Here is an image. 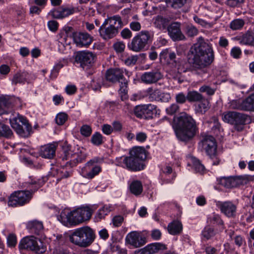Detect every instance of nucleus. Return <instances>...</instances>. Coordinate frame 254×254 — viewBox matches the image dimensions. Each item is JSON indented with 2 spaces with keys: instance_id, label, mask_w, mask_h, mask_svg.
<instances>
[{
  "instance_id": "f257e3e1",
  "label": "nucleus",
  "mask_w": 254,
  "mask_h": 254,
  "mask_svg": "<svg viewBox=\"0 0 254 254\" xmlns=\"http://www.w3.org/2000/svg\"><path fill=\"white\" fill-rule=\"evenodd\" d=\"M168 64L177 69L171 70L170 74L179 83L184 80L182 73L190 72L192 74L202 76L208 72V67L213 62L214 54L210 44L205 42L202 37L197 43L190 48L186 61L182 59H176L175 53L169 55Z\"/></svg>"
},
{
  "instance_id": "f03ea898",
  "label": "nucleus",
  "mask_w": 254,
  "mask_h": 254,
  "mask_svg": "<svg viewBox=\"0 0 254 254\" xmlns=\"http://www.w3.org/2000/svg\"><path fill=\"white\" fill-rule=\"evenodd\" d=\"M172 127L177 138L181 141L187 142L191 140L198 131L195 121L187 114L178 117Z\"/></svg>"
},
{
  "instance_id": "7ed1b4c3",
  "label": "nucleus",
  "mask_w": 254,
  "mask_h": 254,
  "mask_svg": "<svg viewBox=\"0 0 254 254\" xmlns=\"http://www.w3.org/2000/svg\"><path fill=\"white\" fill-rule=\"evenodd\" d=\"M129 156H122L117 158L118 165L131 171H139L144 169V160L146 158L143 147H135L129 151Z\"/></svg>"
},
{
  "instance_id": "20e7f679",
  "label": "nucleus",
  "mask_w": 254,
  "mask_h": 254,
  "mask_svg": "<svg viewBox=\"0 0 254 254\" xmlns=\"http://www.w3.org/2000/svg\"><path fill=\"white\" fill-rule=\"evenodd\" d=\"M40 181H32L28 186L29 190H19L12 193L9 197L8 205L12 207L22 206L29 202L33 193L41 187Z\"/></svg>"
},
{
  "instance_id": "39448f33",
  "label": "nucleus",
  "mask_w": 254,
  "mask_h": 254,
  "mask_svg": "<svg viewBox=\"0 0 254 254\" xmlns=\"http://www.w3.org/2000/svg\"><path fill=\"white\" fill-rule=\"evenodd\" d=\"M95 238L94 232L89 226L77 228L69 236V241L71 243L82 248L91 245Z\"/></svg>"
},
{
  "instance_id": "423d86ee",
  "label": "nucleus",
  "mask_w": 254,
  "mask_h": 254,
  "mask_svg": "<svg viewBox=\"0 0 254 254\" xmlns=\"http://www.w3.org/2000/svg\"><path fill=\"white\" fill-rule=\"evenodd\" d=\"M63 150V154L61 157V159L63 161H67L65 166L69 167V169L85 161L87 156L85 148L78 145L76 146V150L74 149V153L70 151V148L68 145L64 146Z\"/></svg>"
},
{
  "instance_id": "0eeeda50",
  "label": "nucleus",
  "mask_w": 254,
  "mask_h": 254,
  "mask_svg": "<svg viewBox=\"0 0 254 254\" xmlns=\"http://www.w3.org/2000/svg\"><path fill=\"white\" fill-rule=\"evenodd\" d=\"M93 210L87 205L81 206L68 212L66 215L62 213L60 218L63 219L66 216L67 221L71 225L75 226L90 219Z\"/></svg>"
},
{
  "instance_id": "6e6552de",
  "label": "nucleus",
  "mask_w": 254,
  "mask_h": 254,
  "mask_svg": "<svg viewBox=\"0 0 254 254\" xmlns=\"http://www.w3.org/2000/svg\"><path fill=\"white\" fill-rule=\"evenodd\" d=\"M9 120L11 127L19 135L23 137L30 136L32 128L25 118L19 114L15 116L11 113Z\"/></svg>"
},
{
  "instance_id": "1a4fd4ad",
  "label": "nucleus",
  "mask_w": 254,
  "mask_h": 254,
  "mask_svg": "<svg viewBox=\"0 0 254 254\" xmlns=\"http://www.w3.org/2000/svg\"><path fill=\"white\" fill-rule=\"evenodd\" d=\"M151 39V35L147 30H142L134 36L127 44V48L134 52L144 51Z\"/></svg>"
},
{
  "instance_id": "9d476101",
  "label": "nucleus",
  "mask_w": 254,
  "mask_h": 254,
  "mask_svg": "<svg viewBox=\"0 0 254 254\" xmlns=\"http://www.w3.org/2000/svg\"><path fill=\"white\" fill-rule=\"evenodd\" d=\"M222 120L226 123L235 126L238 131L243 129L239 126L245 125L251 122V117L249 115L235 111L224 112L222 115Z\"/></svg>"
},
{
  "instance_id": "9b49d317",
  "label": "nucleus",
  "mask_w": 254,
  "mask_h": 254,
  "mask_svg": "<svg viewBox=\"0 0 254 254\" xmlns=\"http://www.w3.org/2000/svg\"><path fill=\"white\" fill-rule=\"evenodd\" d=\"M105 77L107 81L114 83L119 82L120 88L119 91L126 94L127 92L128 81L125 78L124 70L120 68H111L106 71Z\"/></svg>"
},
{
  "instance_id": "f8f14e48",
  "label": "nucleus",
  "mask_w": 254,
  "mask_h": 254,
  "mask_svg": "<svg viewBox=\"0 0 254 254\" xmlns=\"http://www.w3.org/2000/svg\"><path fill=\"white\" fill-rule=\"evenodd\" d=\"M253 181H254V175H249L223 177L218 179L220 185L228 189L244 185Z\"/></svg>"
},
{
  "instance_id": "ddd939ff",
  "label": "nucleus",
  "mask_w": 254,
  "mask_h": 254,
  "mask_svg": "<svg viewBox=\"0 0 254 254\" xmlns=\"http://www.w3.org/2000/svg\"><path fill=\"white\" fill-rule=\"evenodd\" d=\"M34 236L26 237L20 242L19 248L20 249H26L34 251L38 254H42L45 251V248L43 243Z\"/></svg>"
},
{
  "instance_id": "4468645a",
  "label": "nucleus",
  "mask_w": 254,
  "mask_h": 254,
  "mask_svg": "<svg viewBox=\"0 0 254 254\" xmlns=\"http://www.w3.org/2000/svg\"><path fill=\"white\" fill-rule=\"evenodd\" d=\"M102 161L103 160L99 157L94 158L88 161L85 164L84 169L82 170L83 177L91 180L98 175L102 171V168L100 165H95V164Z\"/></svg>"
},
{
  "instance_id": "2eb2a0df",
  "label": "nucleus",
  "mask_w": 254,
  "mask_h": 254,
  "mask_svg": "<svg viewBox=\"0 0 254 254\" xmlns=\"http://www.w3.org/2000/svg\"><path fill=\"white\" fill-rule=\"evenodd\" d=\"M94 55L92 52L87 51H80L77 53L75 57V62L80 64L83 68H88L91 66L94 61Z\"/></svg>"
},
{
  "instance_id": "dca6fc26",
  "label": "nucleus",
  "mask_w": 254,
  "mask_h": 254,
  "mask_svg": "<svg viewBox=\"0 0 254 254\" xmlns=\"http://www.w3.org/2000/svg\"><path fill=\"white\" fill-rule=\"evenodd\" d=\"M201 143L207 154L211 158L215 157L217 151L215 138L211 135H202Z\"/></svg>"
},
{
  "instance_id": "f3484780",
  "label": "nucleus",
  "mask_w": 254,
  "mask_h": 254,
  "mask_svg": "<svg viewBox=\"0 0 254 254\" xmlns=\"http://www.w3.org/2000/svg\"><path fill=\"white\" fill-rule=\"evenodd\" d=\"M162 77L163 75L158 69H153L143 72L140 75V80L141 83L150 85L157 83Z\"/></svg>"
},
{
  "instance_id": "a211bd4d",
  "label": "nucleus",
  "mask_w": 254,
  "mask_h": 254,
  "mask_svg": "<svg viewBox=\"0 0 254 254\" xmlns=\"http://www.w3.org/2000/svg\"><path fill=\"white\" fill-rule=\"evenodd\" d=\"M72 37L74 42L79 47H87L93 41V37L86 32H74Z\"/></svg>"
},
{
  "instance_id": "6ab92c4d",
  "label": "nucleus",
  "mask_w": 254,
  "mask_h": 254,
  "mask_svg": "<svg viewBox=\"0 0 254 254\" xmlns=\"http://www.w3.org/2000/svg\"><path fill=\"white\" fill-rule=\"evenodd\" d=\"M167 30L168 35L174 41L183 40L186 39L181 29V23L178 22L170 24Z\"/></svg>"
},
{
  "instance_id": "aec40b11",
  "label": "nucleus",
  "mask_w": 254,
  "mask_h": 254,
  "mask_svg": "<svg viewBox=\"0 0 254 254\" xmlns=\"http://www.w3.org/2000/svg\"><path fill=\"white\" fill-rule=\"evenodd\" d=\"M167 249L165 245L160 243H153L136 251V254H155Z\"/></svg>"
},
{
  "instance_id": "412c9836",
  "label": "nucleus",
  "mask_w": 254,
  "mask_h": 254,
  "mask_svg": "<svg viewBox=\"0 0 254 254\" xmlns=\"http://www.w3.org/2000/svg\"><path fill=\"white\" fill-rule=\"evenodd\" d=\"M127 244L134 248H138L146 243L145 239L136 232H132L128 234L126 238Z\"/></svg>"
},
{
  "instance_id": "4be33fe9",
  "label": "nucleus",
  "mask_w": 254,
  "mask_h": 254,
  "mask_svg": "<svg viewBox=\"0 0 254 254\" xmlns=\"http://www.w3.org/2000/svg\"><path fill=\"white\" fill-rule=\"evenodd\" d=\"M217 206L220 208L222 213L228 217H233L235 216L237 207L231 201H219Z\"/></svg>"
},
{
  "instance_id": "5701e85b",
  "label": "nucleus",
  "mask_w": 254,
  "mask_h": 254,
  "mask_svg": "<svg viewBox=\"0 0 254 254\" xmlns=\"http://www.w3.org/2000/svg\"><path fill=\"white\" fill-rule=\"evenodd\" d=\"M107 22L104 21L99 29L100 36L105 40L113 38L119 33V31L107 25Z\"/></svg>"
},
{
  "instance_id": "b1692460",
  "label": "nucleus",
  "mask_w": 254,
  "mask_h": 254,
  "mask_svg": "<svg viewBox=\"0 0 254 254\" xmlns=\"http://www.w3.org/2000/svg\"><path fill=\"white\" fill-rule=\"evenodd\" d=\"M57 145L55 143H49L41 146L39 149V155L42 158L51 159L56 155Z\"/></svg>"
},
{
  "instance_id": "393cba45",
  "label": "nucleus",
  "mask_w": 254,
  "mask_h": 254,
  "mask_svg": "<svg viewBox=\"0 0 254 254\" xmlns=\"http://www.w3.org/2000/svg\"><path fill=\"white\" fill-rule=\"evenodd\" d=\"M74 12L73 8L60 7L57 9L51 10L48 13L54 18L62 19L67 17Z\"/></svg>"
},
{
  "instance_id": "a878e982",
  "label": "nucleus",
  "mask_w": 254,
  "mask_h": 254,
  "mask_svg": "<svg viewBox=\"0 0 254 254\" xmlns=\"http://www.w3.org/2000/svg\"><path fill=\"white\" fill-rule=\"evenodd\" d=\"M240 110L254 112V93L233 107Z\"/></svg>"
},
{
  "instance_id": "bb28decb",
  "label": "nucleus",
  "mask_w": 254,
  "mask_h": 254,
  "mask_svg": "<svg viewBox=\"0 0 254 254\" xmlns=\"http://www.w3.org/2000/svg\"><path fill=\"white\" fill-rule=\"evenodd\" d=\"M152 20L154 27L161 31L167 30L170 24V20L162 15L154 17Z\"/></svg>"
},
{
  "instance_id": "cd10ccee",
  "label": "nucleus",
  "mask_w": 254,
  "mask_h": 254,
  "mask_svg": "<svg viewBox=\"0 0 254 254\" xmlns=\"http://www.w3.org/2000/svg\"><path fill=\"white\" fill-rule=\"evenodd\" d=\"M27 228L31 233L39 235L43 231V225L42 222L33 220L28 222L26 225Z\"/></svg>"
},
{
  "instance_id": "c85d7f7f",
  "label": "nucleus",
  "mask_w": 254,
  "mask_h": 254,
  "mask_svg": "<svg viewBox=\"0 0 254 254\" xmlns=\"http://www.w3.org/2000/svg\"><path fill=\"white\" fill-rule=\"evenodd\" d=\"M183 230V225L178 220H174L168 225V232L173 235L179 234Z\"/></svg>"
},
{
  "instance_id": "c756f323",
  "label": "nucleus",
  "mask_w": 254,
  "mask_h": 254,
  "mask_svg": "<svg viewBox=\"0 0 254 254\" xmlns=\"http://www.w3.org/2000/svg\"><path fill=\"white\" fill-rule=\"evenodd\" d=\"M29 75L26 71H19L15 73L12 79V83L13 84H24L28 81Z\"/></svg>"
},
{
  "instance_id": "7c9ffc66",
  "label": "nucleus",
  "mask_w": 254,
  "mask_h": 254,
  "mask_svg": "<svg viewBox=\"0 0 254 254\" xmlns=\"http://www.w3.org/2000/svg\"><path fill=\"white\" fill-rule=\"evenodd\" d=\"M105 21H108L107 25L118 31L123 26L121 18L118 15H115L108 19H105Z\"/></svg>"
},
{
  "instance_id": "2f4dec72",
  "label": "nucleus",
  "mask_w": 254,
  "mask_h": 254,
  "mask_svg": "<svg viewBox=\"0 0 254 254\" xmlns=\"http://www.w3.org/2000/svg\"><path fill=\"white\" fill-rule=\"evenodd\" d=\"M160 90L157 88L150 87L144 91L145 96L148 97L150 101H157Z\"/></svg>"
},
{
  "instance_id": "473e14b6",
  "label": "nucleus",
  "mask_w": 254,
  "mask_h": 254,
  "mask_svg": "<svg viewBox=\"0 0 254 254\" xmlns=\"http://www.w3.org/2000/svg\"><path fill=\"white\" fill-rule=\"evenodd\" d=\"M145 119L153 118V115L157 114V107L155 105L149 104L144 105Z\"/></svg>"
},
{
  "instance_id": "72a5a7b5",
  "label": "nucleus",
  "mask_w": 254,
  "mask_h": 254,
  "mask_svg": "<svg viewBox=\"0 0 254 254\" xmlns=\"http://www.w3.org/2000/svg\"><path fill=\"white\" fill-rule=\"evenodd\" d=\"M240 42L243 45L254 46V33L248 31L240 38Z\"/></svg>"
},
{
  "instance_id": "f704fd0d",
  "label": "nucleus",
  "mask_w": 254,
  "mask_h": 254,
  "mask_svg": "<svg viewBox=\"0 0 254 254\" xmlns=\"http://www.w3.org/2000/svg\"><path fill=\"white\" fill-rule=\"evenodd\" d=\"M216 232L214 229L210 225L206 226L201 232V236L203 240L211 239L216 235Z\"/></svg>"
},
{
  "instance_id": "c9c22d12",
  "label": "nucleus",
  "mask_w": 254,
  "mask_h": 254,
  "mask_svg": "<svg viewBox=\"0 0 254 254\" xmlns=\"http://www.w3.org/2000/svg\"><path fill=\"white\" fill-rule=\"evenodd\" d=\"M111 211V207L109 205H104L99 209L95 214L94 219L96 222L104 219L105 216Z\"/></svg>"
},
{
  "instance_id": "e433bc0d",
  "label": "nucleus",
  "mask_w": 254,
  "mask_h": 254,
  "mask_svg": "<svg viewBox=\"0 0 254 254\" xmlns=\"http://www.w3.org/2000/svg\"><path fill=\"white\" fill-rule=\"evenodd\" d=\"M72 174V170L69 167H65V164L63 165L61 170L57 171V181H61L62 179L69 177Z\"/></svg>"
},
{
  "instance_id": "4c0bfd02",
  "label": "nucleus",
  "mask_w": 254,
  "mask_h": 254,
  "mask_svg": "<svg viewBox=\"0 0 254 254\" xmlns=\"http://www.w3.org/2000/svg\"><path fill=\"white\" fill-rule=\"evenodd\" d=\"M130 190L135 195L140 194L143 190L141 183L139 181H134L130 185Z\"/></svg>"
},
{
  "instance_id": "58836bf2",
  "label": "nucleus",
  "mask_w": 254,
  "mask_h": 254,
  "mask_svg": "<svg viewBox=\"0 0 254 254\" xmlns=\"http://www.w3.org/2000/svg\"><path fill=\"white\" fill-rule=\"evenodd\" d=\"M188 101L190 102H200L203 99V96L196 91H190L188 92Z\"/></svg>"
},
{
  "instance_id": "ea45409f",
  "label": "nucleus",
  "mask_w": 254,
  "mask_h": 254,
  "mask_svg": "<svg viewBox=\"0 0 254 254\" xmlns=\"http://www.w3.org/2000/svg\"><path fill=\"white\" fill-rule=\"evenodd\" d=\"M190 163L192 164L194 170L196 172L201 173L204 171V166L195 157H191L190 158Z\"/></svg>"
},
{
  "instance_id": "a19ab883",
  "label": "nucleus",
  "mask_w": 254,
  "mask_h": 254,
  "mask_svg": "<svg viewBox=\"0 0 254 254\" xmlns=\"http://www.w3.org/2000/svg\"><path fill=\"white\" fill-rule=\"evenodd\" d=\"M245 21L240 18L232 20L229 25L230 28L233 30H241L245 25Z\"/></svg>"
},
{
  "instance_id": "79ce46f5",
  "label": "nucleus",
  "mask_w": 254,
  "mask_h": 254,
  "mask_svg": "<svg viewBox=\"0 0 254 254\" xmlns=\"http://www.w3.org/2000/svg\"><path fill=\"white\" fill-rule=\"evenodd\" d=\"M12 134V131L8 126L0 123V136L10 138Z\"/></svg>"
},
{
  "instance_id": "37998d69",
  "label": "nucleus",
  "mask_w": 254,
  "mask_h": 254,
  "mask_svg": "<svg viewBox=\"0 0 254 254\" xmlns=\"http://www.w3.org/2000/svg\"><path fill=\"white\" fill-rule=\"evenodd\" d=\"M207 222L212 225H222L223 221L218 214H213L207 218Z\"/></svg>"
},
{
  "instance_id": "c03bdc74",
  "label": "nucleus",
  "mask_w": 254,
  "mask_h": 254,
  "mask_svg": "<svg viewBox=\"0 0 254 254\" xmlns=\"http://www.w3.org/2000/svg\"><path fill=\"white\" fill-rule=\"evenodd\" d=\"M200 103L198 106L197 111L201 114H203L207 111L209 108V102L207 100L205 99L204 97H203V99L200 101Z\"/></svg>"
},
{
  "instance_id": "a18cd8bd",
  "label": "nucleus",
  "mask_w": 254,
  "mask_h": 254,
  "mask_svg": "<svg viewBox=\"0 0 254 254\" xmlns=\"http://www.w3.org/2000/svg\"><path fill=\"white\" fill-rule=\"evenodd\" d=\"M91 141L95 145H101L103 143L102 135L98 132H96L92 136Z\"/></svg>"
},
{
  "instance_id": "49530a36",
  "label": "nucleus",
  "mask_w": 254,
  "mask_h": 254,
  "mask_svg": "<svg viewBox=\"0 0 254 254\" xmlns=\"http://www.w3.org/2000/svg\"><path fill=\"white\" fill-rule=\"evenodd\" d=\"M185 32L188 36L192 37L198 34L197 28L191 24L188 25L185 28Z\"/></svg>"
},
{
  "instance_id": "de8ad7c7",
  "label": "nucleus",
  "mask_w": 254,
  "mask_h": 254,
  "mask_svg": "<svg viewBox=\"0 0 254 254\" xmlns=\"http://www.w3.org/2000/svg\"><path fill=\"white\" fill-rule=\"evenodd\" d=\"M187 0H167V3L174 8L182 7L187 2Z\"/></svg>"
},
{
  "instance_id": "09e8293b",
  "label": "nucleus",
  "mask_w": 254,
  "mask_h": 254,
  "mask_svg": "<svg viewBox=\"0 0 254 254\" xmlns=\"http://www.w3.org/2000/svg\"><path fill=\"white\" fill-rule=\"evenodd\" d=\"M245 0H227L226 4L231 8L239 7L245 2Z\"/></svg>"
},
{
  "instance_id": "8fccbe9b",
  "label": "nucleus",
  "mask_w": 254,
  "mask_h": 254,
  "mask_svg": "<svg viewBox=\"0 0 254 254\" xmlns=\"http://www.w3.org/2000/svg\"><path fill=\"white\" fill-rule=\"evenodd\" d=\"M144 105L136 106L134 109V114L136 117L145 119Z\"/></svg>"
},
{
  "instance_id": "3c124183",
  "label": "nucleus",
  "mask_w": 254,
  "mask_h": 254,
  "mask_svg": "<svg viewBox=\"0 0 254 254\" xmlns=\"http://www.w3.org/2000/svg\"><path fill=\"white\" fill-rule=\"evenodd\" d=\"M91 127L87 125H84L81 126L80 129V132L81 135L84 137H89L92 133Z\"/></svg>"
},
{
  "instance_id": "603ef678",
  "label": "nucleus",
  "mask_w": 254,
  "mask_h": 254,
  "mask_svg": "<svg viewBox=\"0 0 254 254\" xmlns=\"http://www.w3.org/2000/svg\"><path fill=\"white\" fill-rule=\"evenodd\" d=\"M67 115L64 113L58 114L56 117V122L58 125H63L67 119Z\"/></svg>"
},
{
  "instance_id": "864d4df0",
  "label": "nucleus",
  "mask_w": 254,
  "mask_h": 254,
  "mask_svg": "<svg viewBox=\"0 0 254 254\" xmlns=\"http://www.w3.org/2000/svg\"><path fill=\"white\" fill-rule=\"evenodd\" d=\"M158 102H168L171 99V95L169 93L164 92L160 90Z\"/></svg>"
},
{
  "instance_id": "5fc2aeb1",
  "label": "nucleus",
  "mask_w": 254,
  "mask_h": 254,
  "mask_svg": "<svg viewBox=\"0 0 254 254\" xmlns=\"http://www.w3.org/2000/svg\"><path fill=\"white\" fill-rule=\"evenodd\" d=\"M17 243L16 237L14 234H10L7 238V244L8 247H13Z\"/></svg>"
},
{
  "instance_id": "6e6d98bb",
  "label": "nucleus",
  "mask_w": 254,
  "mask_h": 254,
  "mask_svg": "<svg viewBox=\"0 0 254 254\" xmlns=\"http://www.w3.org/2000/svg\"><path fill=\"white\" fill-rule=\"evenodd\" d=\"M179 106L176 103H174L171 105L169 107L166 108V111L169 115H173L178 111Z\"/></svg>"
},
{
  "instance_id": "4d7b16f0",
  "label": "nucleus",
  "mask_w": 254,
  "mask_h": 254,
  "mask_svg": "<svg viewBox=\"0 0 254 254\" xmlns=\"http://www.w3.org/2000/svg\"><path fill=\"white\" fill-rule=\"evenodd\" d=\"M125 44L123 42H117L114 44L113 47L117 53H122L125 49Z\"/></svg>"
},
{
  "instance_id": "13d9d810",
  "label": "nucleus",
  "mask_w": 254,
  "mask_h": 254,
  "mask_svg": "<svg viewBox=\"0 0 254 254\" xmlns=\"http://www.w3.org/2000/svg\"><path fill=\"white\" fill-rule=\"evenodd\" d=\"M175 99L177 103L183 104L188 100V95L185 96L183 92H180L176 95Z\"/></svg>"
},
{
  "instance_id": "bf43d9fd",
  "label": "nucleus",
  "mask_w": 254,
  "mask_h": 254,
  "mask_svg": "<svg viewBox=\"0 0 254 254\" xmlns=\"http://www.w3.org/2000/svg\"><path fill=\"white\" fill-rule=\"evenodd\" d=\"M138 56L137 55L131 56L128 57L125 60V63L127 65H134L138 60Z\"/></svg>"
},
{
  "instance_id": "052dcab7",
  "label": "nucleus",
  "mask_w": 254,
  "mask_h": 254,
  "mask_svg": "<svg viewBox=\"0 0 254 254\" xmlns=\"http://www.w3.org/2000/svg\"><path fill=\"white\" fill-rule=\"evenodd\" d=\"M129 27L132 31L138 32L141 29V26L140 22L134 20L130 22Z\"/></svg>"
},
{
  "instance_id": "680f3d73",
  "label": "nucleus",
  "mask_w": 254,
  "mask_h": 254,
  "mask_svg": "<svg viewBox=\"0 0 254 254\" xmlns=\"http://www.w3.org/2000/svg\"><path fill=\"white\" fill-rule=\"evenodd\" d=\"M121 35L124 39H129L132 37V34L128 28H126L121 32Z\"/></svg>"
},
{
  "instance_id": "e2e57ef3",
  "label": "nucleus",
  "mask_w": 254,
  "mask_h": 254,
  "mask_svg": "<svg viewBox=\"0 0 254 254\" xmlns=\"http://www.w3.org/2000/svg\"><path fill=\"white\" fill-rule=\"evenodd\" d=\"M124 220V218L120 215L115 216L112 219V222L114 226L119 227L120 226Z\"/></svg>"
},
{
  "instance_id": "0e129e2a",
  "label": "nucleus",
  "mask_w": 254,
  "mask_h": 254,
  "mask_svg": "<svg viewBox=\"0 0 254 254\" xmlns=\"http://www.w3.org/2000/svg\"><path fill=\"white\" fill-rule=\"evenodd\" d=\"M201 92H206L208 95H212L214 94L215 90L208 86L204 85L199 88Z\"/></svg>"
},
{
  "instance_id": "69168bd1",
  "label": "nucleus",
  "mask_w": 254,
  "mask_h": 254,
  "mask_svg": "<svg viewBox=\"0 0 254 254\" xmlns=\"http://www.w3.org/2000/svg\"><path fill=\"white\" fill-rule=\"evenodd\" d=\"M241 53L242 52L240 48L237 47L233 48L231 51V56L235 59L239 58Z\"/></svg>"
},
{
  "instance_id": "338daca9",
  "label": "nucleus",
  "mask_w": 254,
  "mask_h": 254,
  "mask_svg": "<svg viewBox=\"0 0 254 254\" xmlns=\"http://www.w3.org/2000/svg\"><path fill=\"white\" fill-rule=\"evenodd\" d=\"M162 233L158 229H153L151 233V237L154 240H158L161 237Z\"/></svg>"
},
{
  "instance_id": "774afa93",
  "label": "nucleus",
  "mask_w": 254,
  "mask_h": 254,
  "mask_svg": "<svg viewBox=\"0 0 254 254\" xmlns=\"http://www.w3.org/2000/svg\"><path fill=\"white\" fill-rule=\"evenodd\" d=\"M102 130L103 132L106 135H110L113 131L112 127L108 124H104L102 126Z\"/></svg>"
}]
</instances>
